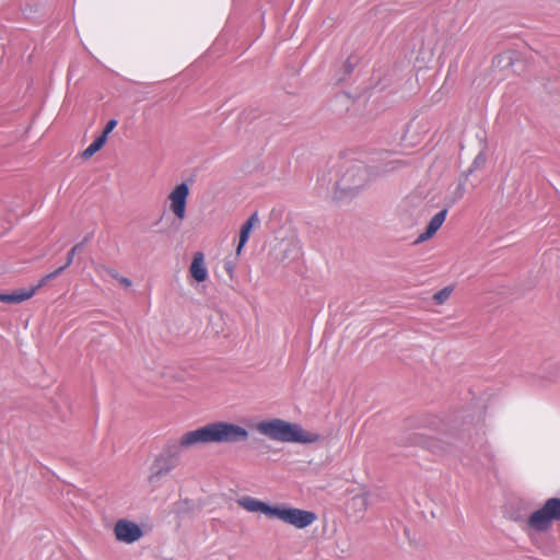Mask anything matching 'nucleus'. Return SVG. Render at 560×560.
I'll list each match as a JSON object with an SVG mask.
<instances>
[{"label":"nucleus","instance_id":"obj_15","mask_svg":"<svg viewBox=\"0 0 560 560\" xmlns=\"http://www.w3.org/2000/svg\"><path fill=\"white\" fill-rule=\"evenodd\" d=\"M106 140L104 137H97L83 152L82 158L88 160L92 158L96 152H98L103 145L105 144Z\"/></svg>","mask_w":560,"mask_h":560},{"label":"nucleus","instance_id":"obj_17","mask_svg":"<svg viewBox=\"0 0 560 560\" xmlns=\"http://www.w3.org/2000/svg\"><path fill=\"white\" fill-rule=\"evenodd\" d=\"M452 292H453V288L452 287H445L442 290H440L436 293H434L433 301L436 304L441 305V304L445 303L448 300V298L451 296Z\"/></svg>","mask_w":560,"mask_h":560},{"label":"nucleus","instance_id":"obj_10","mask_svg":"<svg viewBox=\"0 0 560 560\" xmlns=\"http://www.w3.org/2000/svg\"><path fill=\"white\" fill-rule=\"evenodd\" d=\"M210 443H212L210 424L184 433L178 441V445L184 450Z\"/></svg>","mask_w":560,"mask_h":560},{"label":"nucleus","instance_id":"obj_12","mask_svg":"<svg viewBox=\"0 0 560 560\" xmlns=\"http://www.w3.org/2000/svg\"><path fill=\"white\" fill-rule=\"evenodd\" d=\"M189 273L197 282H203L208 279L205 255L201 252L195 253L189 266Z\"/></svg>","mask_w":560,"mask_h":560},{"label":"nucleus","instance_id":"obj_21","mask_svg":"<svg viewBox=\"0 0 560 560\" xmlns=\"http://www.w3.org/2000/svg\"><path fill=\"white\" fill-rule=\"evenodd\" d=\"M116 280L121 284L124 285L125 288H129L131 287L132 282L130 279L126 278V277H122L120 275H118V278H116Z\"/></svg>","mask_w":560,"mask_h":560},{"label":"nucleus","instance_id":"obj_14","mask_svg":"<svg viewBox=\"0 0 560 560\" xmlns=\"http://www.w3.org/2000/svg\"><path fill=\"white\" fill-rule=\"evenodd\" d=\"M37 291V288L34 285L28 289L16 290L15 292L10 294L0 293V302L21 303L23 301L31 299Z\"/></svg>","mask_w":560,"mask_h":560},{"label":"nucleus","instance_id":"obj_7","mask_svg":"<svg viewBox=\"0 0 560 560\" xmlns=\"http://www.w3.org/2000/svg\"><path fill=\"white\" fill-rule=\"evenodd\" d=\"M175 467V460L166 455H159L150 467L148 483L152 489L160 487L164 477H166Z\"/></svg>","mask_w":560,"mask_h":560},{"label":"nucleus","instance_id":"obj_2","mask_svg":"<svg viewBox=\"0 0 560 560\" xmlns=\"http://www.w3.org/2000/svg\"><path fill=\"white\" fill-rule=\"evenodd\" d=\"M560 520V499L551 498L548 499L545 504L534 511L527 522L526 529L528 533L536 532H547L551 525Z\"/></svg>","mask_w":560,"mask_h":560},{"label":"nucleus","instance_id":"obj_11","mask_svg":"<svg viewBox=\"0 0 560 560\" xmlns=\"http://www.w3.org/2000/svg\"><path fill=\"white\" fill-rule=\"evenodd\" d=\"M447 210L443 209L432 217L425 231L421 233L416 240V244L423 243L431 238L442 226L446 219Z\"/></svg>","mask_w":560,"mask_h":560},{"label":"nucleus","instance_id":"obj_8","mask_svg":"<svg viewBox=\"0 0 560 560\" xmlns=\"http://www.w3.org/2000/svg\"><path fill=\"white\" fill-rule=\"evenodd\" d=\"M114 535L118 541L130 545L141 539L143 530L136 522L120 518L115 523Z\"/></svg>","mask_w":560,"mask_h":560},{"label":"nucleus","instance_id":"obj_18","mask_svg":"<svg viewBox=\"0 0 560 560\" xmlns=\"http://www.w3.org/2000/svg\"><path fill=\"white\" fill-rule=\"evenodd\" d=\"M65 270V267H59L58 269H56L55 271L46 275L45 277H43L39 282L35 285L37 288V290H39L42 287H44L48 281L57 278L62 271Z\"/></svg>","mask_w":560,"mask_h":560},{"label":"nucleus","instance_id":"obj_4","mask_svg":"<svg viewBox=\"0 0 560 560\" xmlns=\"http://www.w3.org/2000/svg\"><path fill=\"white\" fill-rule=\"evenodd\" d=\"M273 520H279L295 528L303 529L312 525L317 520V516L311 511L301 510L287 504H277Z\"/></svg>","mask_w":560,"mask_h":560},{"label":"nucleus","instance_id":"obj_1","mask_svg":"<svg viewBox=\"0 0 560 560\" xmlns=\"http://www.w3.org/2000/svg\"><path fill=\"white\" fill-rule=\"evenodd\" d=\"M254 429L267 439L282 443L312 444L320 440L318 433L280 418L261 420L254 425Z\"/></svg>","mask_w":560,"mask_h":560},{"label":"nucleus","instance_id":"obj_6","mask_svg":"<svg viewBox=\"0 0 560 560\" xmlns=\"http://www.w3.org/2000/svg\"><path fill=\"white\" fill-rule=\"evenodd\" d=\"M190 194L188 184L180 183L176 185L167 195L166 202L170 211L175 215L178 221L186 218L187 201Z\"/></svg>","mask_w":560,"mask_h":560},{"label":"nucleus","instance_id":"obj_5","mask_svg":"<svg viewBox=\"0 0 560 560\" xmlns=\"http://www.w3.org/2000/svg\"><path fill=\"white\" fill-rule=\"evenodd\" d=\"M372 178L370 170L362 164L349 167L339 180V187L342 190L353 192L364 187Z\"/></svg>","mask_w":560,"mask_h":560},{"label":"nucleus","instance_id":"obj_9","mask_svg":"<svg viewBox=\"0 0 560 560\" xmlns=\"http://www.w3.org/2000/svg\"><path fill=\"white\" fill-rule=\"evenodd\" d=\"M236 504L248 513L265 515L269 520H273L276 505H271L255 497L242 495L236 499Z\"/></svg>","mask_w":560,"mask_h":560},{"label":"nucleus","instance_id":"obj_13","mask_svg":"<svg viewBox=\"0 0 560 560\" xmlns=\"http://www.w3.org/2000/svg\"><path fill=\"white\" fill-rule=\"evenodd\" d=\"M259 224V217L255 212L253 213L249 219L242 225L240 231V241L236 247V255L240 256L242 254V250L247 243L249 235L253 231V229Z\"/></svg>","mask_w":560,"mask_h":560},{"label":"nucleus","instance_id":"obj_3","mask_svg":"<svg viewBox=\"0 0 560 560\" xmlns=\"http://www.w3.org/2000/svg\"><path fill=\"white\" fill-rule=\"evenodd\" d=\"M212 436V443H240L245 442L249 438L248 431L235 423L226 421H217L209 423Z\"/></svg>","mask_w":560,"mask_h":560},{"label":"nucleus","instance_id":"obj_16","mask_svg":"<svg viewBox=\"0 0 560 560\" xmlns=\"http://www.w3.org/2000/svg\"><path fill=\"white\" fill-rule=\"evenodd\" d=\"M94 269H95V272L101 277V278H104L105 276H109L114 279L118 278V271L113 269V268H109L103 264H96L94 266Z\"/></svg>","mask_w":560,"mask_h":560},{"label":"nucleus","instance_id":"obj_19","mask_svg":"<svg viewBox=\"0 0 560 560\" xmlns=\"http://www.w3.org/2000/svg\"><path fill=\"white\" fill-rule=\"evenodd\" d=\"M83 245H84L83 243H80V244L74 245V246L71 248V250L68 253L67 261H66V264L62 266V267H65V269H66V268H68V267L72 264L74 255H75L79 250H81V249H82Z\"/></svg>","mask_w":560,"mask_h":560},{"label":"nucleus","instance_id":"obj_20","mask_svg":"<svg viewBox=\"0 0 560 560\" xmlns=\"http://www.w3.org/2000/svg\"><path fill=\"white\" fill-rule=\"evenodd\" d=\"M116 126H117V120L116 119L108 120L106 126H105V129H104L103 133L101 135V137H104L105 140H107L108 135L114 130V128Z\"/></svg>","mask_w":560,"mask_h":560}]
</instances>
